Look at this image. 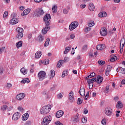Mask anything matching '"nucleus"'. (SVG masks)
<instances>
[{
	"mask_svg": "<svg viewBox=\"0 0 125 125\" xmlns=\"http://www.w3.org/2000/svg\"><path fill=\"white\" fill-rule=\"evenodd\" d=\"M30 12L31 9L27 8L23 11V13H21V16H25V15H28V14H29Z\"/></svg>",
	"mask_w": 125,
	"mask_h": 125,
	"instance_id": "obj_16",
	"label": "nucleus"
},
{
	"mask_svg": "<svg viewBox=\"0 0 125 125\" xmlns=\"http://www.w3.org/2000/svg\"><path fill=\"white\" fill-rule=\"evenodd\" d=\"M104 113L106 116H112L113 115V110L110 106H108L105 108Z\"/></svg>",
	"mask_w": 125,
	"mask_h": 125,
	"instance_id": "obj_8",
	"label": "nucleus"
},
{
	"mask_svg": "<svg viewBox=\"0 0 125 125\" xmlns=\"http://www.w3.org/2000/svg\"><path fill=\"white\" fill-rule=\"evenodd\" d=\"M68 12H69V10H67V9H64L63 10V13L64 14H67V13H68Z\"/></svg>",
	"mask_w": 125,
	"mask_h": 125,
	"instance_id": "obj_56",
	"label": "nucleus"
},
{
	"mask_svg": "<svg viewBox=\"0 0 125 125\" xmlns=\"http://www.w3.org/2000/svg\"><path fill=\"white\" fill-rule=\"evenodd\" d=\"M12 84H11V83H8L7 84V87H8V88H10V87H12Z\"/></svg>",
	"mask_w": 125,
	"mask_h": 125,
	"instance_id": "obj_53",
	"label": "nucleus"
},
{
	"mask_svg": "<svg viewBox=\"0 0 125 125\" xmlns=\"http://www.w3.org/2000/svg\"><path fill=\"white\" fill-rule=\"evenodd\" d=\"M51 116L49 115L47 117H45L43 119V121L42 122V125H49V123L51 122Z\"/></svg>",
	"mask_w": 125,
	"mask_h": 125,
	"instance_id": "obj_4",
	"label": "nucleus"
},
{
	"mask_svg": "<svg viewBox=\"0 0 125 125\" xmlns=\"http://www.w3.org/2000/svg\"><path fill=\"white\" fill-rule=\"evenodd\" d=\"M94 25H95V23H94V21H91L90 22L88 23L89 27H93Z\"/></svg>",
	"mask_w": 125,
	"mask_h": 125,
	"instance_id": "obj_40",
	"label": "nucleus"
},
{
	"mask_svg": "<svg viewBox=\"0 0 125 125\" xmlns=\"http://www.w3.org/2000/svg\"><path fill=\"white\" fill-rule=\"evenodd\" d=\"M21 73H22V74H23V75H26L27 74V69H26L25 68H24V67H22L21 69Z\"/></svg>",
	"mask_w": 125,
	"mask_h": 125,
	"instance_id": "obj_33",
	"label": "nucleus"
},
{
	"mask_svg": "<svg viewBox=\"0 0 125 125\" xmlns=\"http://www.w3.org/2000/svg\"><path fill=\"white\" fill-rule=\"evenodd\" d=\"M73 121L75 123L79 122V114H77L74 117Z\"/></svg>",
	"mask_w": 125,
	"mask_h": 125,
	"instance_id": "obj_25",
	"label": "nucleus"
},
{
	"mask_svg": "<svg viewBox=\"0 0 125 125\" xmlns=\"http://www.w3.org/2000/svg\"><path fill=\"white\" fill-rule=\"evenodd\" d=\"M103 81V77L99 76L97 77V83H101Z\"/></svg>",
	"mask_w": 125,
	"mask_h": 125,
	"instance_id": "obj_24",
	"label": "nucleus"
},
{
	"mask_svg": "<svg viewBox=\"0 0 125 125\" xmlns=\"http://www.w3.org/2000/svg\"><path fill=\"white\" fill-rule=\"evenodd\" d=\"M25 96L26 95L25 94V93H20L16 96V98L17 99H18V100L21 101L24 99V97H25Z\"/></svg>",
	"mask_w": 125,
	"mask_h": 125,
	"instance_id": "obj_12",
	"label": "nucleus"
},
{
	"mask_svg": "<svg viewBox=\"0 0 125 125\" xmlns=\"http://www.w3.org/2000/svg\"><path fill=\"white\" fill-rule=\"evenodd\" d=\"M102 124L103 125H106V119H104L102 120Z\"/></svg>",
	"mask_w": 125,
	"mask_h": 125,
	"instance_id": "obj_50",
	"label": "nucleus"
},
{
	"mask_svg": "<svg viewBox=\"0 0 125 125\" xmlns=\"http://www.w3.org/2000/svg\"><path fill=\"white\" fill-rule=\"evenodd\" d=\"M105 44L98 45L97 46V50H103L105 48Z\"/></svg>",
	"mask_w": 125,
	"mask_h": 125,
	"instance_id": "obj_18",
	"label": "nucleus"
},
{
	"mask_svg": "<svg viewBox=\"0 0 125 125\" xmlns=\"http://www.w3.org/2000/svg\"><path fill=\"white\" fill-rule=\"evenodd\" d=\"M54 76H55V71L54 70H51L50 79H52V78L54 77Z\"/></svg>",
	"mask_w": 125,
	"mask_h": 125,
	"instance_id": "obj_27",
	"label": "nucleus"
},
{
	"mask_svg": "<svg viewBox=\"0 0 125 125\" xmlns=\"http://www.w3.org/2000/svg\"><path fill=\"white\" fill-rule=\"evenodd\" d=\"M63 115H64V112L62 110H59L56 113V116L58 119H59V118H61Z\"/></svg>",
	"mask_w": 125,
	"mask_h": 125,
	"instance_id": "obj_15",
	"label": "nucleus"
},
{
	"mask_svg": "<svg viewBox=\"0 0 125 125\" xmlns=\"http://www.w3.org/2000/svg\"><path fill=\"white\" fill-rule=\"evenodd\" d=\"M118 58L116 56L113 55L110 59V62H115L116 60H117Z\"/></svg>",
	"mask_w": 125,
	"mask_h": 125,
	"instance_id": "obj_30",
	"label": "nucleus"
},
{
	"mask_svg": "<svg viewBox=\"0 0 125 125\" xmlns=\"http://www.w3.org/2000/svg\"><path fill=\"white\" fill-rule=\"evenodd\" d=\"M50 42V39L49 38H47L44 44V46H48L49 45V42Z\"/></svg>",
	"mask_w": 125,
	"mask_h": 125,
	"instance_id": "obj_28",
	"label": "nucleus"
},
{
	"mask_svg": "<svg viewBox=\"0 0 125 125\" xmlns=\"http://www.w3.org/2000/svg\"><path fill=\"white\" fill-rule=\"evenodd\" d=\"M70 50H71V47H66L65 48V50L64 51V54H67V53H68V52L69 51H70Z\"/></svg>",
	"mask_w": 125,
	"mask_h": 125,
	"instance_id": "obj_35",
	"label": "nucleus"
},
{
	"mask_svg": "<svg viewBox=\"0 0 125 125\" xmlns=\"http://www.w3.org/2000/svg\"><path fill=\"white\" fill-rule=\"evenodd\" d=\"M25 83L26 82L27 83H30V79L29 78H25Z\"/></svg>",
	"mask_w": 125,
	"mask_h": 125,
	"instance_id": "obj_63",
	"label": "nucleus"
},
{
	"mask_svg": "<svg viewBox=\"0 0 125 125\" xmlns=\"http://www.w3.org/2000/svg\"><path fill=\"white\" fill-rule=\"evenodd\" d=\"M102 13H103V17H106V16H107V13H106V12H102Z\"/></svg>",
	"mask_w": 125,
	"mask_h": 125,
	"instance_id": "obj_55",
	"label": "nucleus"
},
{
	"mask_svg": "<svg viewBox=\"0 0 125 125\" xmlns=\"http://www.w3.org/2000/svg\"><path fill=\"white\" fill-rule=\"evenodd\" d=\"M79 93L82 97H84V95H85V90L84 89V87L81 88Z\"/></svg>",
	"mask_w": 125,
	"mask_h": 125,
	"instance_id": "obj_14",
	"label": "nucleus"
},
{
	"mask_svg": "<svg viewBox=\"0 0 125 125\" xmlns=\"http://www.w3.org/2000/svg\"><path fill=\"white\" fill-rule=\"evenodd\" d=\"M120 44H122V45H123V46H125V38H123L121 40Z\"/></svg>",
	"mask_w": 125,
	"mask_h": 125,
	"instance_id": "obj_38",
	"label": "nucleus"
},
{
	"mask_svg": "<svg viewBox=\"0 0 125 125\" xmlns=\"http://www.w3.org/2000/svg\"><path fill=\"white\" fill-rule=\"evenodd\" d=\"M3 73V67L0 66V74H2Z\"/></svg>",
	"mask_w": 125,
	"mask_h": 125,
	"instance_id": "obj_52",
	"label": "nucleus"
},
{
	"mask_svg": "<svg viewBox=\"0 0 125 125\" xmlns=\"http://www.w3.org/2000/svg\"><path fill=\"white\" fill-rule=\"evenodd\" d=\"M78 26H79V23L77 21L72 22L69 25V30H70V31H73L75 30Z\"/></svg>",
	"mask_w": 125,
	"mask_h": 125,
	"instance_id": "obj_7",
	"label": "nucleus"
},
{
	"mask_svg": "<svg viewBox=\"0 0 125 125\" xmlns=\"http://www.w3.org/2000/svg\"><path fill=\"white\" fill-rule=\"evenodd\" d=\"M7 16H8V12L6 11L4 12V14L3 15L4 19H6V17H7Z\"/></svg>",
	"mask_w": 125,
	"mask_h": 125,
	"instance_id": "obj_44",
	"label": "nucleus"
},
{
	"mask_svg": "<svg viewBox=\"0 0 125 125\" xmlns=\"http://www.w3.org/2000/svg\"><path fill=\"white\" fill-rule=\"evenodd\" d=\"M69 98L70 102H73L74 101V93L73 92H70L69 94Z\"/></svg>",
	"mask_w": 125,
	"mask_h": 125,
	"instance_id": "obj_20",
	"label": "nucleus"
},
{
	"mask_svg": "<svg viewBox=\"0 0 125 125\" xmlns=\"http://www.w3.org/2000/svg\"><path fill=\"white\" fill-rule=\"evenodd\" d=\"M42 52H41V51H38L35 55V58H36L37 59H39V58H40L41 57L42 55Z\"/></svg>",
	"mask_w": 125,
	"mask_h": 125,
	"instance_id": "obj_19",
	"label": "nucleus"
},
{
	"mask_svg": "<svg viewBox=\"0 0 125 125\" xmlns=\"http://www.w3.org/2000/svg\"><path fill=\"white\" fill-rule=\"evenodd\" d=\"M120 113H121V111L118 110L116 111V117L118 118V117H120Z\"/></svg>",
	"mask_w": 125,
	"mask_h": 125,
	"instance_id": "obj_51",
	"label": "nucleus"
},
{
	"mask_svg": "<svg viewBox=\"0 0 125 125\" xmlns=\"http://www.w3.org/2000/svg\"><path fill=\"white\" fill-rule=\"evenodd\" d=\"M21 114L19 112H16L13 114L12 119L14 121H18L20 118Z\"/></svg>",
	"mask_w": 125,
	"mask_h": 125,
	"instance_id": "obj_9",
	"label": "nucleus"
},
{
	"mask_svg": "<svg viewBox=\"0 0 125 125\" xmlns=\"http://www.w3.org/2000/svg\"><path fill=\"white\" fill-rule=\"evenodd\" d=\"M88 8L90 11H93L94 9H95V7L94 6V5L92 3H90L89 4V7Z\"/></svg>",
	"mask_w": 125,
	"mask_h": 125,
	"instance_id": "obj_23",
	"label": "nucleus"
},
{
	"mask_svg": "<svg viewBox=\"0 0 125 125\" xmlns=\"http://www.w3.org/2000/svg\"><path fill=\"white\" fill-rule=\"evenodd\" d=\"M18 22H19V20L16 18H13L10 20V24L12 25H15L17 24Z\"/></svg>",
	"mask_w": 125,
	"mask_h": 125,
	"instance_id": "obj_13",
	"label": "nucleus"
},
{
	"mask_svg": "<svg viewBox=\"0 0 125 125\" xmlns=\"http://www.w3.org/2000/svg\"><path fill=\"white\" fill-rule=\"evenodd\" d=\"M98 63L99 64H100V65H101V66H103V65H104V64H105V61H99L98 62Z\"/></svg>",
	"mask_w": 125,
	"mask_h": 125,
	"instance_id": "obj_45",
	"label": "nucleus"
},
{
	"mask_svg": "<svg viewBox=\"0 0 125 125\" xmlns=\"http://www.w3.org/2000/svg\"><path fill=\"white\" fill-rule=\"evenodd\" d=\"M70 39H74V38H75V35H74V34H71V35L70 36Z\"/></svg>",
	"mask_w": 125,
	"mask_h": 125,
	"instance_id": "obj_64",
	"label": "nucleus"
},
{
	"mask_svg": "<svg viewBox=\"0 0 125 125\" xmlns=\"http://www.w3.org/2000/svg\"><path fill=\"white\" fill-rule=\"evenodd\" d=\"M17 31V36L16 38L17 39H18V40H20V39H22L23 37H24V34H23V32H24V29L22 27H18L16 29Z\"/></svg>",
	"mask_w": 125,
	"mask_h": 125,
	"instance_id": "obj_2",
	"label": "nucleus"
},
{
	"mask_svg": "<svg viewBox=\"0 0 125 125\" xmlns=\"http://www.w3.org/2000/svg\"><path fill=\"white\" fill-rule=\"evenodd\" d=\"M4 49H5V47H0V54H1L3 51H4Z\"/></svg>",
	"mask_w": 125,
	"mask_h": 125,
	"instance_id": "obj_48",
	"label": "nucleus"
},
{
	"mask_svg": "<svg viewBox=\"0 0 125 125\" xmlns=\"http://www.w3.org/2000/svg\"><path fill=\"white\" fill-rule=\"evenodd\" d=\"M82 103H83V101H82L81 98H78L77 101V104H78V105H81Z\"/></svg>",
	"mask_w": 125,
	"mask_h": 125,
	"instance_id": "obj_47",
	"label": "nucleus"
},
{
	"mask_svg": "<svg viewBox=\"0 0 125 125\" xmlns=\"http://www.w3.org/2000/svg\"><path fill=\"white\" fill-rule=\"evenodd\" d=\"M39 42H42L43 41V37L42 35L38 36Z\"/></svg>",
	"mask_w": 125,
	"mask_h": 125,
	"instance_id": "obj_46",
	"label": "nucleus"
},
{
	"mask_svg": "<svg viewBox=\"0 0 125 125\" xmlns=\"http://www.w3.org/2000/svg\"><path fill=\"white\" fill-rule=\"evenodd\" d=\"M48 92H49V90L48 89H45L43 92H42V94L43 95H46V96H47L48 95Z\"/></svg>",
	"mask_w": 125,
	"mask_h": 125,
	"instance_id": "obj_34",
	"label": "nucleus"
},
{
	"mask_svg": "<svg viewBox=\"0 0 125 125\" xmlns=\"http://www.w3.org/2000/svg\"><path fill=\"white\" fill-rule=\"evenodd\" d=\"M29 118V113H26L22 115V121H27Z\"/></svg>",
	"mask_w": 125,
	"mask_h": 125,
	"instance_id": "obj_22",
	"label": "nucleus"
},
{
	"mask_svg": "<svg viewBox=\"0 0 125 125\" xmlns=\"http://www.w3.org/2000/svg\"><path fill=\"white\" fill-rule=\"evenodd\" d=\"M7 109H8V107L6 105H4L1 107V110H2V111H5Z\"/></svg>",
	"mask_w": 125,
	"mask_h": 125,
	"instance_id": "obj_39",
	"label": "nucleus"
},
{
	"mask_svg": "<svg viewBox=\"0 0 125 125\" xmlns=\"http://www.w3.org/2000/svg\"><path fill=\"white\" fill-rule=\"evenodd\" d=\"M41 63L44 65H47V64H49V60L47 59V62H45V60L44 61H41Z\"/></svg>",
	"mask_w": 125,
	"mask_h": 125,
	"instance_id": "obj_37",
	"label": "nucleus"
},
{
	"mask_svg": "<svg viewBox=\"0 0 125 125\" xmlns=\"http://www.w3.org/2000/svg\"><path fill=\"white\" fill-rule=\"evenodd\" d=\"M124 107V104L121 101H118L117 104H116V108H119V109H122Z\"/></svg>",
	"mask_w": 125,
	"mask_h": 125,
	"instance_id": "obj_21",
	"label": "nucleus"
},
{
	"mask_svg": "<svg viewBox=\"0 0 125 125\" xmlns=\"http://www.w3.org/2000/svg\"><path fill=\"white\" fill-rule=\"evenodd\" d=\"M87 113H88V110H87V109H84L83 111V114H84L85 115H86Z\"/></svg>",
	"mask_w": 125,
	"mask_h": 125,
	"instance_id": "obj_60",
	"label": "nucleus"
},
{
	"mask_svg": "<svg viewBox=\"0 0 125 125\" xmlns=\"http://www.w3.org/2000/svg\"><path fill=\"white\" fill-rule=\"evenodd\" d=\"M100 34L103 37H105V36H107V29H106L105 27H102L101 29Z\"/></svg>",
	"mask_w": 125,
	"mask_h": 125,
	"instance_id": "obj_11",
	"label": "nucleus"
},
{
	"mask_svg": "<svg viewBox=\"0 0 125 125\" xmlns=\"http://www.w3.org/2000/svg\"><path fill=\"white\" fill-rule=\"evenodd\" d=\"M98 16L99 17H101V18L103 17V13H102V12L99 14Z\"/></svg>",
	"mask_w": 125,
	"mask_h": 125,
	"instance_id": "obj_62",
	"label": "nucleus"
},
{
	"mask_svg": "<svg viewBox=\"0 0 125 125\" xmlns=\"http://www.w3.org/2000/svg\"><path fill=\"white\" fill-rule=\"evenodd\" d=\"M56 125H63V124L60 122H57L55 123Z\"/></svg>",
	"mask_w": 125,
	"mask_h": 125,
	"instance_id": "obj_61",
	"label": "nucleus"
},
{
	"mask_svg": "<svg viewBox=\"0 0 125 125\" xmlns=\"http://www.w3.org/2000/svg\"><path fill=\"white\" fill-rule=\"evenodd\" d=\"M105 70L108 72H111V70H112V66H111L110 65H108Z\"/></svg>",
	"mask_w": 125,
	"mask_h": 125,
	"instance_id": "obj_42",
	"label": "nucleus"
},
{
	"mask_svg": "<svg viewBox=\"0 0 125 125\" xmlns=\"http://www.w3.org/2000/svg\"><path fill=\"white\" fill-rule=\"evenodd\" d=\"M91 30V28L89 27H86L84 29V32L85 33H87V32H89Z\"/></svg>",
	"mask_w": 125,
	"mask_h": 125,
	"instance_id": "obj_43",
	"label": "nucleus"
},
{
	"mask_svg": "<svg viewBox=\"0 0 125 125\" xmlns=\"http://www.w3.org/2000/svg\"><path fill=\"white\" fill-rule=\"evenodd\" d=\"M95 82H96V78H92L87 81V83L89 84V87H90V85H91L92 87V86H93V83H95Z\"/></svg>",
	"mask_w": 125,
	"mask_h": 125,
	"instance_id": "obj_10",
	"label": "nucleus"
},
{
	"mask_svg": "<svg viewBox=\"0 0 125 125\" xmlns=\"http://www.w3.org/2000/svg\"><path fill=\"white\" fill-rule=\"evenodd\" d=\"M18 110H19V111H23V107H21V106H19L18 107Z\"/></svg>",
	"mask_w": 125,
	"mask_h": 125,
	"instance_id": "obj_58",
	"label": "nucleus"
},
{
	"mask_svg": "<svg viewBox=\"0 0 125 125\" xmlns=\"http://www.w3.org/2000/svg\"><path fill=\"white\" fill-rule=\"evenodd\" d=\"M82 123H86L87 122V120H86V118H83L82 120Z\"/></svg>",
	"mask_w": 125,
	"mask_h": 125,
	"instance_id": "obj_54",
	"label": "nucleus"
},
{
	"mask_svg": "<svg viewBox=\"0 0 125 125\" xmlns=\"http://www.w3.org/2000/svg\"><path fill=\"white\" fill-rule=\"evenodd\" d=\"M52 11L53 13H56L57 12V6L56 5H54L53 6Z\"/></svg>",
	"mask_w": 125,
	"mask_h": 125,
	"instance_id": "obj_32",
	"label": "nucleus"
},
{
	"mask_svg": "<svg viewBox=\"0 0 125 125\" xmlns=\"http://www.w3.org/2000/svg\"><path fill=\"white\" fill-rule=\"evenodd\" d=\"M39 81H43L45 79V76H46V73L43 71H41L38 74Z\"/></svg>",
	"mask_w": 125,
	"mask_h": 125,
	"instance_id": "obj_5",
	"label": "nucleus"
},
{
	"mask_svg": "<svg viewBox=\"0 0 125 125\" xmlns=\"http://www.w3.org/2000/svg\"><path fill=\"white\" fill-rule=\"evenodd\" d=\"M34 14H35L36 16H37V17H40V16H42V15L44 14V11H43V10H42V8H39L36 10Z\"/></svg>",
	"mask_w": 125,
	"mask_h": 125,
	"instance_id": "obj_6",
	"label": "nucleus"
},
{
	"mask_svg": "<svg viewBox=\"0 0 125 125\" xmlns=\"http://www.w3.org/2000/svg\"><path fill=\"white\" fill-rule=\"evenodd\" d=\"M68 75V71L67 70H64L62 72V78H65L66 76Z\"/></svg>",
	"mask_w": 125,
	"mask_h": 125,
	"instance_id": "obj_36",
	"label": "nucleus"
},
{
	"mask_svg": "<svg viewBox=\"0 0 125 125\" xmlns=\"http://www.w3.org/2000/svg\"><path fill=\"white\" fill-rule=\"evenodd\" d=\"M23 44L22 41H20L16 43V45L17 48H19V47H21Z\"/></svg>",
	"mask_w": 125,
	"mask_h": 125,
	"instance_id": "obj_26",
	"label": "nucleus"
},
{
	"mask_svg": "<svg viewBox=\"0 0 125 125\" xmlns=\"http://www.w3.org/2000/svg\"><path fill=\"white\" fill-rule=\"evenodd\" d=\"M63 64V61L62 60H60L57 64V67L58 68H60V67H61L62 66V65Z\"/></svg>",
	"mask_w": 125,
	"mask_h": 125,
	"instance_id": "obj_29",
	"label": "nucleus"
},
{
	"mask_svg": "<svg viewBox=\"0 0 125 125\" xmlns=\"http://www.w3.org/2000/svg\"><path fill=\"white\" fill-rule=\"evenodd\" d=\"M96 74L94 72H92L90 74V75L86 77V79H91V78H93V77H95Z\"/></svg>",
	"mask_w": 125,
	"mask_h": 125,
	"instance_id": "obj_31",
	"label": "nucleus"
},
{
	"mask_svg": "<svg viewBox=\"0 0 125 125\" xmlns=\"http://www.w3.org/2000/svg\"><path fill=\"white\" fill-rule=\"evenodd\" d=\"M51 108V106L49 104L43 106L41 110V114H42V115H45V114L49 113Z\"/></svg>",
	"mask_w": 125,
	"mask_h": 125,
	"instance_id": "obj_3",
	"label": "nucleus"
},
{
	"mask_svg": "<svg viewBox=\"0 0 125 125\" xmlns=\"http://www.w3.org/2000/svg\"><path fill=\"white\" fill-rule=\"evenodd\" d=\"M62 61V62H67V61H69V58L65 57L64 58V60Z\"/></svg>",
	"mask_w": 125,
	"mask_h": 125,
	"instance_id": "obj_49",
	"label": "nucleus"
},
{
	"mask_svg": "<svg viewBox=\"0 0 125 125\" xmlns=\"http://www.w3.org/2000/svg\"><path fill=\"white\" fill-rule=\"evenodd\" d=\"M114 101H115V102H118V100H119V97L116 96V97H114Z\"/></svg>",
	"mask_w": 125,
	"mask_h": 125,
	"instance_id": "obj_57",
	"label": "nucleus"
},
{
	"mask_svg": "<svg viewBox=\"0 0 125 125\" xmlns=\"http://www.w3.org/2000/svg\"><path fill=\"white\" fill-rule=\"evenodd\" d=\"M62 97H63V96L62 95L61 93H60L58 95V98L60 99L62 98Z\"/></svg>",
	"mask_w": 125,
	"mask_h": 125,
	"instance_id": "obj_59",
	"label": "nucleus"
},
{
	"mask_svg": "<svg viewBox=\"0 0 125 125\" xmlns=\"http://www.w3.org/2000/svg\"><path fill=\"white\" fill-rule=\"evenodd\" d=\"M50 19H51V16H50V14H46L43 18V21L45 22L46 26L42 29V32L44 35H45L48 31H49V29H50V26H49Z\"/></svg>",
	"mask_w": 125,
	"mask_h": 125,
	"instance_id": "obj_1",
	"label": "nucleus"
},
{
	"mask_svg": "<svg viewBox=\"0 0 125 125\" xmlns=\"http://www.w3.org/2000/svg\"><path fill=\"white\" fill-rule=\"evenodd\" d=\"M116 71L117 72H119V73H121L122 74L125 75V68L123 67H119L117 68Z\"/></svg>",
	"mask_w": 125,
	"mask_h": 125,
	"instance_id": "obj_17",
	"label": "nucleus"
},
{
	"mask_svg": "<svg viewBox=\"0 0 125 125\" xmlns=\"http://www.w3.org/2000/svg\"><path fill=\"white\" fill-rule=\"evenodd\" d=\"M88 46L87 45H84L82 47V51L83 52L87 50Z\"/></svg>",
	"mask_w": 125,
	"mask_h": 125,
	"instance_id": "obj_41",
	"label": "nucleus"
}]
</instances>
